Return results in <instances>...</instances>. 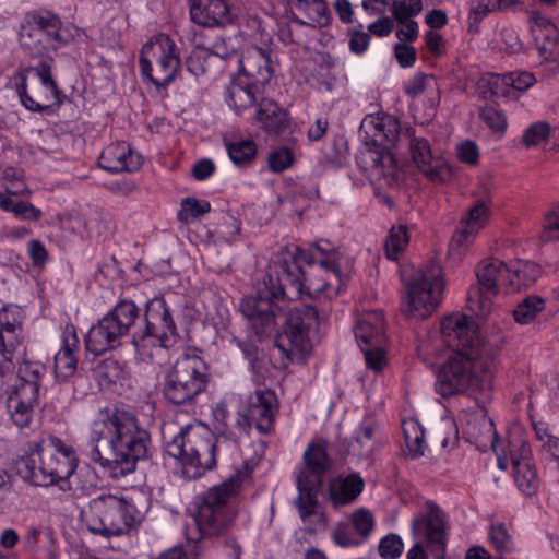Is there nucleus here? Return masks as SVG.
Instances as JSON below:
<instances>
[{"label": "nucleus", "mask_w": 559, "mask_h": 559, "mask_svg": "<svg viewBox=\"0 0 559 559\" xmlns=\"http://www.w3.org/2000/svg\"><path fill=\"white\" fill-rule=\"evenodd\" d=\"M150 432L131 413L121 409L102 412L94 420L87 442L90 457L120 478L135 471L136 463L146 459Z\"/></svg>", "instance_id": "nucleus-2"}, {"label": "nucleus", "mask_w": 559, "mask_h": 559, "mask_svg": "<svg viewBox=\"0 0 559 559\" xmlns=\"http://www.w3.org/2000/svg\"><path fill=\"white\" fill-rule=\"evenodd\" d=\"M305 467L297 476L305 475L308 480L321 485L323 475L331 468L332 461L324 442H310L302 455Z\"/></svg>", "instance_id": "nucleus-35"}, {"label": "nucleus", "mask_w": 559, "mask_h": 559, "mask_svg": "<svg viewBox=\"0 0 559 559\" xmlns=\"http://www.w3.org/2000/svg\"><path fill=\"white\" fill-rule=\"evenodd\" d=\"M210 51L213 53V57L228 59L236 53L237 47L231 37H219L215 40Z\"/></svg>", "instance_id": "nucleus-61"}, {"label": "nucleus", "mask_w": 559, "mask_h": 559, "mask_svg": "<svg viewBox=\"0 0 559 559\" xmlns=\"http://www.w3.org/2000/svg\"><path fill=\"white\" fill-rule=\"evenodd\" d=\"M38 400L31 388L23 391H14L9 399L11 419L19 428L27 427L33 418L34 406Z\"/></svg>", "instance_id": "nucleus-36"}, {"label": "nucleus", "mask_w": 559, "mask_h": 559, "mask_svg": "<svg viewBox=\"0 0 559 559\" xmlns=\"http://www.w3.org/2000/svg\"><path fill=\"white\" fill-rule=\"evenodd\" d=\"M302 9L307 10L308 16L313 23L320 26L329 23V11L323 0H311Z\"/></svg>", "instance_id": "nucleus-57"}, {"label": "nucleus", "mask_w": 559, "mask_h": 559, "mask_svg": "<svg viewBox=\"0 0 559 559\" xmlns=\"http://www.w3.org/2000/svg\"><path fill=\"white\" fill-rule=\"evenodd\" d=\"M140 316L134 301L122 299L106 313L85 335L86 349L99 356L121 344Z\"/></svg>", "instance_id": "nucleus-10"}, {"label": "nucleus", "mask_w": 559, "mask_h": 559, "mask_svg": "<svg viewBox=\"0 0 559 559\" xmlns=\"http://www.w3.org/2000/svg\"><path fill=\"white\" fill-rule=\"evenodd\" d=\"M443 288L441 266L436 262H429L408 283L403 311L414 318L429 317L440 304Z\"/></svg>", "instance_id": "nucleus-13"}, {"label": "nucleus", "mask_w": 559, "mask_h": 559, "mask_svg": "<svg viewBox=\"0 0 559 559\" xmlns=\"http://www.w3.org/2000/svg\"><path fill=\"white\" fill-rule=\"evenodd\" d=\"M545 308V300L538 296L524 298L513 310L514 320L520 324L532 322Z\"/></svg>", "instance_id": "nucleus-45"}, {"label": "nucleus", "mask_w": 559, "mask_h": 559, "mask_svg": "<svg viewBox=\"0 0 559 559\" xmlns=\"http://www.w3.org/2000/svg\"><path fill=\"white\" fill-rule=\"evenodd\" d=\"M81 520L95 535L107 538L121 536L136 525V509L123 497L103 493L82 509Z\"/></svg>", "instance_id": "nucleus-7"}, {"label": "nucleus", "mask_w": 559, "mask_h": 559, "mask_svg": "<svg viewBox=\"0 0 559 559\" xmlns=\"http://www.w3.org/2000/svg\"><path fill=\"white\" fill-rule=\"evenodd\" d=\"M319 312L310 305L289 310L275 344L290 361L304 359L311 350V333L319 328Z\"/></svg>", "instance_id": "nucleus-12"}, {"label": "nucleus", "mask_w": 559, "mask_h": 559, "mask_svg": "<svg viewBox=\"0 0 559 559\" xmlns=\"http://www.w3.org/2000/svg\"><path fill=\"white\" fill-rule=\"evenodd\" d=\"M248 412L260 435H272L280 413V401L275 391L267 388L257 389L249 397Z\"/></svg>", "instance_id": "nucleus-20"}, {"label": "nucleus", "mask_w": 559, "mask_h": 559, "mask_svg": "<svg viewBox=\"0 0 559 559\" xmlns=\"http://www.w3.org/2000/svg\"><path fill=\"white\" fill-rule=\"evenodd\" d=\"M209 382L207 366L195 354H183L168 369L164 381V396L174 405H192L205 391Z\"/></svg>", "instance_id": "nucleus-9"}, {"label": "nucleus", "mask_w": 559, "mask_h": 559, "mask_svg": "<svg viewBox=\"0 0 559 559\" xmlns=\"http://www.w3.org/2000/svg\"><path fill=\"white\" fill-rule=\"evenodd\" d=\"M302 267L295 260L275 262L264 278V286L275 299L294 300L305 290Z\"/></svg>", "instance_id": "nucleus-18"}, {"label": "nucleus", "mask_w": 559, "mask_h": 559, "mask_svg": "<svg viewBox=\"0 0 559 559\" xmlns=\"http://www.w3.org/2000/svg\"><path fill=\"white\" fill-rule=\"evenodd\" d=\"M352 521L355 530L360 535V540L367 539L374 526L371 512L366 509H359L353 513Z\"/></svg>", "instance_id": "nucleus-53"}, {"label": "nucleus", "mask_w": 559, "mask_h": 559, "mask_svg": "<svg viewBox=\"0 0 559 559\" xmlns=\"http://www.w3.org/2000/svg\"><path fill=\"white\" fill-rule=\"evenodd\" d=\"M45 367L39 362L24 361L17 371L19 383L14 391H23L31 388L34 395L38 396L40 380L44 374Z\"/></svg>", "instance_id": "nucleus-40"}, {"label": "nucleus", "mask_w": 559, "mask_h": 559, "mask_svg": "<svg viewBox=\"0 0 559 559\" xmlns=\"http://www.w3.org/2000/svg\"><path fill=\"white\" fill-rule=\"evenodd\" d=\"M252 469L243 465L219 485L213 486L195 498L193 520L200 538L219 537L227 534L238 515L235 499L242 487L250 483Z\"/></svg>", "instance_id": "nucleus-4"}, {"label": "nucleus", "mask_w": 559, "mask_h": 559, "mask_svg": "<svg viewBox=\"0 0 559 559\" xmlns=\"http://www.w3.org/2000/svg\"><path fill=\"white\" fill-rule=\"evenodd\" d=\"M296 485L298 496L295 499V506L302 522H311V519L314 518L317 523L325 525L324 512L320 510L318 501V491L321 485L308 480L305 475L296 476Z\"/></svg>", "instance_id": "nucleus-30"}, {"label": "nucleus", "mask_w": 559, "mask_h": 559, "mask_svg": "<svg viewBox=\"0 0 559 559\" xmlns=\"http://www.w3.org/2000/svg\"><path fill=\"white\" fill-rule=\"evenodd\" d=\"M428 513L417 516L412 522V532L415 538H423L430 545L440 548L445 546L444 514L432 501L427 502Z\"/></svg>", "instance_id": "nucleus-25"}, {"label": "nucleus", "mask_w": 559, "mask_h": 559, "mask_svg": "<svg viewBox=\"0 0 559 559\" xmlns=\"http://www.w3.org/2000/svg\"><path fill=\"white\" fill-rule=\"evenodd\" d=\"M402 428L408 454L413 459L424 455L426 443L421 425L417 420L408 419L403 420Z\"/></svg>", "instance_id": "nucleus-41"}, {"label": "nucleus", "mask_w": 559, "mask_h": 559, "mask_svg": "<svg viewBox=\"0 0 559 559\" xmlns=\"http://www.w3.org/2000/svg\"><path fill=\"white\" fill-rule=\"evenodd\" d=\"M507 457L513 465L514 480L519 489L527 496L535 493L538 477L531 461L530 445L520 429H515L509 436Z\"/></svg>", "instance_id": "nucleus-19"}, {"label": "nucleus", "mask_w": 559, "mask_h": 559, "mask_svg": "<svg viewBox=\"0 0 559 559\" xmlns=\"http://www.w3.org/2000/svg\"><path fill=\"white\" fill-rule=\"evenodd\" d=\"M62 23L50 11L37 10L26 14L20 33V43L31 57H40L58 49L63 39L60 35Z\"/></svg>", "instance_id": "nucleus-15"}, {"label": "nucleus", "mask_w": 559, "mask_h": 559, "mask_svg": "<svg viewBox=\"0 0 559 559\" xmlns=\"http://www.w3.org/2000/svg\"><path fill=\"white\" fill-rule=\"evenodd\" d=\"M479 117L493 132L504 133L508 123L503 111L488 105L480 108Z\"/></svg>", "instance_id": "nucleus-51"}, {"label": "nucleus", "mask_w": 559, "mask_h": 559, "mask_svg": "<svg viewBox=\"0 0 559 559\" xmlns=\"http://www.w3.org/2000/svg\"><path fill=\"white\" fill-rule=\"evenodd\" d=\"M364 488L365 480L357 473L337 476L329 483V500L335 508L352 504L362 492Z\"/></svg>", "instance_id": "nucleus-34"}, {"label": "nucleus", "mask_w": 559, "mask_h": 559, "mask_svg": "<svg viewBox=\"0 0 559 559\" xmlns=\"http://www.w3.org/2000/svg\"><path fill=\"white\" fill-rule=\"evenodd\" d=\"M365 145L356 155L359 169L369 181L379 188H392L397 183L400 168L388 146L393 145L400 135L399 120L389 114L368 115L361 122Z\"/></svg>", "instance_id": "nucleus-3"}, {"label": "nucleus", "mask_w": 559, "mask_h": 559, "mask_svg": "<svg viewBox=\"0 0 559 559\" xmlns=\"http://www.w3.org/2000/svg\"><path fill=\"white\" fill-rule=\"evenodd\" d=\"M323 253V258L309 263L302 269L305 290L311 298H332L341 289L340 253Z\"/></svg>", "instance_id": "nucleus-17"}, {"label": "nucleus", "mask_w": 559, "mask_h": 559, "mask_svg": "<svg viewBox=\"0 0 559 559\" xmlns=\"http://www.w3.org/2000/svg\"><path fill=\"white\" fill-rule=\"evenodd\" d=\"M61 338V347L55 355L53 371L57 381L66 382L78 370L76 352L79 350V337L72 323L66 324Z\"/></svg>", "instance_id": "nucleus-26"}, {"label": "nucleus", "mask_w": 559, "mask_h": 559, "mask_svg": "<svg viewBox=\"0 0 559 559\" xmlns=\"http://www.w3.org/2000/svg\"><path fill=\"white\" fill-rule=\"evenodd\" d=\"M78 465L74 450L59 438L35 443L31 454L16 462L17 474L34 486H52L70 478Z\"/></svg>", "instance_id": "nucleus-6"}, {"label": "nucleus", "mask_w": 559, "mask_h": 559, "mask_svg": "<svg viewBox=\"0 0 559 559\" xmlns=\"http://www.w3.org/2000/svg\"><path fill=\"white\" fill-rule=\"evenodd\" d=\"M84 227L90 235L108 236L115 228L114 217L108 212L96 211L84 222Z\"/></svg>", "instance_id": "nucleus-46"}, {"label": "nucleus", "mask_w": 559, "mask_h": 559, "mask_svg": "<svg viewBox=\"0 0 559 559\" xmlns=\"http://www.w3.org/2000/svg\"><path fill=\"white\" fill-rule=\"evenodd\" d=\"M211 211V204L205 200H198L192 197L182 199L177 217L182 223L190 218H199Z\"/></svg>", "instance_id": "nucleus-47"}, {"label": "nucleus", "mask_w": 559, "mask_h": 559, "mask_svg": "<svg viewBox=\"0 0 559 559\" xmlns=\"http://www.w3.org/2000/svg\"><path fill=\"white\" fill-rule=\"evenodd\" d=\"M21 191L7 190L0 192V209L12 213L17 219L37 222L41 218L43 212L28 201L19 200L16 197Z\"/></svg>", "instance_id": "nucleus-37"}, {"label": "nucleus", "mask_w": 559, "mask_h": 559, "mask_svg": "<svg viewBox=\"0 0 559 559\" xmlns=\"http://www.w3.org/2000/svg\"><path fill=\"white\" fill-rule=\"evenodd\" d=\"M239 78L252 83L253 86L265 87L273 76L271 50L258 46L248 47L239 59Z\"/></svg>", "instance_id": "nucleus-22"}, {"label": "nucleus", "mask_w": 559, "mask_h": 559, "mask_svg": "<svg viewBox=\"0 0 559 559\" xmlns=\"http://www.w3.org/2000/svg\"><path fill=\"white\" fill-rule=\"evenodd\" d=\"M489 210L484 202H478L461 219L460 227L452 236L451 248H461L469 245L479 230L486 225Z\"/></svg>", "instance_id": "nucleus-33"}, {"label": "nucleus", "mask_w": 559, "mask_h": 559, "mask_svg": "<svg viewBox=\"0 0 559 559\" xmlns=\"http://www.w3.org/2000/svg\"><path fill=\"white\" fill-rule=\"evenodd\" d=\"M225 147L231 162L237 166L251 164L258 153L257 144L253 140L246 139L234 142H225Z\"/></svg>", "instance_id": "nucleus-42"}, {"label": "nucleus", "mask_w": 559, "mask_h": 559, "mask_svg": "<svg viewBox=\"0 0 559 559\" xmlns=\"http://www.w3.org/2000/svg\"><path fill=\"white\" fill-rule=\"evenodd\" d=\"M413 163L419 171L432 182H443L450 177V168L445 162L433 156L428 141L424 138H412L408 144Z\"/></svg>", "instance_id": "nucleus-23"}, {"label": "nucleus", "mask_w": 559, "mask_h": 559, "mask_svg": "<svg viewBox=\"0 0 559 559\" xmlns=\"http://www.w3.org/2000/svg\"><path fill=\"white\" fill-rule=\"evenodd\" d=\"M21 344V328L17 323L9 320L8 311L0 312V354L8 362H11V355Z\"/></svg>", "instance_id": "nucleus-38"}, {"label": "nucleus", "mask_w": 559, "mask_h": 559, "mask_svg": "<svg viewBox=\"0 0 559 559\" xmlns=\"http://www.w3.org/2000/svg\"><path fill=\"white\" fill-rule=\"evenodd\" d=\"M361 350L364 352L366 364L368 368L380 371L383 368L384 365V350L383 346H370V347H362Z\"/></svg>", "instance_id": "nucleus-58"}, {"label": "nucleus", "mask_w": 559, "mask_h": 559, "mask_svg": "<svg viewBox=\"0 0 559 559\" xmlns=\"http://www.w3.org/2000/svg\"><path fill=\"white\" fill-rule=\"evenodd\" d=\"M465 433L474 438L480 450H486L488 445L492 449L497 456L498 467L502 471L508 468L507 449L503 441L498 437L493 421L485 414H476L468 423Z\"/></svg>", "instance_id": "nucleus-21"}, {"label": "nucleus", "mask_w": 559, "mask_h": 559, "mask_svg": "<svg viewBox=\"0 0 559 559\" xmlns=\"http://www.w3.org/2000/svg\"><path fill=\"white\" fill-rule=\"evenodd\" d=\"M211 59H213V53L209 48L197 46L188 57L186 67L194 76H200L207 72Z\"/></svg>", "instance_id": "nucleus-48"}, {"label": "nucleus", "mask_w": 559, "mask_h": 559, "mask_svg": "<svg viewBox=\"0 0 559 559\" xmlns=\"http://www.w3.org/2000/svg\"><path fill=\"white\" fill-rule=\"evenodd\" d=\"M236 448L237 442L228 436L213 437L203 427L187 425L169 441H166V453L180 461L182 474L195 479L216 466V456L228 448Z\"/></svg>", "instance_id": "nucleus-5"}, {"label": "nucleus", "mask_w": 559, "mask_h": 559, "mask_svg": "<svg viewBox=\"0 0 559 559\" xmlns=\"http://www.w3.org/2000/svg\"><path fill=\"white\" fill-rule=\"evenodd\" d=\"M394 56L402 68L412 67L416 61L415 48L405 43L395 44Z\"/></svg>", "instance_id": "nucleus-60"}, {"label": "nucleus", "mask_w": 559, "mask_h": 559, "mask_svg": "<svg viewBox=\"0 0 559 559\" xmlns=\"http://www.w3.org/2000/svg\"><path fill=\"white\" fill-rule=\"evenodd\" d=\"M403 542L396 534L384 536L379 544V554L384 559H396L403 551Z\"/></svg>", "instance_id": "nucleus-54"}, {"label": "nucleus", "mask_w": 559, "mask_h": 559, "mask_svg": "<svg viewBox=\"0 0 559 559\" xmlns=\"http://www.w3.org/2000/svg\"><path fill=\"white\" fill-rule=\"evenodd\" d=\"M145 329L132 337V344L140 352L147 338H153L163 348L173 347L179 340L177 325L173 318L171 308L164 297H154L145 307Z\"/></svg>", "instance_id": "nucleus-16"}, {"label": "nucleus", "mask_w": 559, "mask_h": 559, "mask_svg": "<svg viewBox=\"0 0 559 559\" xmlns=\"http://www.w3.org/2000/svg\"><path fill=\"white\" fill-rule=\"evenodd\" d=\"M510 272L509 265L498 258H487L477 264V285L469 289L467 297L469 309L476 316L490 313L493 298L501 289H509Z\"/></svg>", "instance_id": "nucleus-14"}, {"label": "nucleus", "mask_w": 559, "mask_h": 559, "mask_svg": "<svg viewBox=\"0 0 559 559\" xmlns=\"http://www.w3.org/2000/svg\"><path fill=\"white\" fill-rule=\"evenodd\" d=\"M52 59H43L37 66L20 68L13 80L22 105L29 111L43 112L50 105L60 106L66 96L51 74Z\"/></svg>", "instance_id": "nucleus-8"}, {"label": "nucleus", "mask_w": 559, "mask_h": 559, "mask_svg": "<svg viewBox=\"0 0 559 559\" xmlns=\"http://www.w3.org/2000/svg\"><path fill=\"white\" fill-rule=\"evenodd\" d=\"M264 88L253 86L251 82L238 76L227 87L226 102L237 115H241L253 106H259L264 98Z\"/></svg>", "instance_id": "nucleus-31"}, {"label": "nucleus", "mask_w": 559, "mask_h": 559, "mask_svg": "<svg viewBox=\"0 0 559 559\" xmlns=\"http://www.w3.org/2000/svg\"><path fill=\"white\" fill-rule=\"evenodd\" d=\"M333 542L341 547L358 546L362 542L353 535L352 528L347 523H338L332 532Z\"/></svg>", "instance_id": "nucleus-56"}, {"label": "nucleus", "mask_w": 559, "mask_h": 559, "mask_svg": "<svg viewBox=\"0 0 559 559\" xmlns=\"http://www.w3.org/2000/svg\"><path fill=\"white\" fill-rule=\"evenodd\" d=\"M254 118L259 128L271 136L281 135L290 127L287 110L266 97L260 100Z\"/></svg>", "instance_id": "nucleus-29"}, {"label": "nucleus", "mask_w": 559, "mask_h": 559, "mask_svg": "<svg viewBox=\"0 0 559 559\" xmlns=\"http://www.w3.org/2000/svg\"><path fill=\"white\" fill-rule=\"evenodd\" d=\"M550 135V126L538 121L531 124L523 133L522 142L526 147H533L546 141Z\"/></svg>", "instance_id": "nucleus-52"}, {"label": "nucleus", "mask_w": 559, "mask_h": 559, "mask_svg": "<svg viewBox=\"0 0 559 559\" xmlns=\"http://www.w3.org/2000/svg\"><path fill=\"white\" fill-rule=\"evenodd\" d=\"M535 44L543 60H559V40H538Z\"/></svg>", "instance_id": "nucleus-64"}, {"label": "nucleus", "mask_w": 559, "mask_h": 559, "mask_svg": "<svg viewBox=\"0 0 559 559\" xmlns=\"http://www.w3.org/2000/svg\"><path fill=\"white\" fill-rule=\"evenodd\" d=\"M542 238L547 241L559 239V207L546 215Z\"/></svg>", "instance_id": "nucleus-59"}, {"label": "nucleus", "mask_w": 559, "mask_h": 559, "mask_svg": "<svg viewBox=\"0 0 559 559\" xmlns=\"http://www.w3.org/2000/svg\"><path fill=\"white\" fill-rule=\"evenodd\" d=\"M192 22L203 27L224 26L231 22L226 0H188Z\"/></svg>", "instance_id": "nucleus-28"}, {"label": "nucleus", "mask_w": 559, "mask_h": 559, "mask_svg": "<svg viewBox=\"0 0 559 559\" xmlns=\"http://www.w3.org/2000/svg\"><path fill=\"white\" fill-rule=\"evenodd\" d=\"M98 165L109 173H132L142 165V158L126 142H116L106 146L99 155Z\"/></svg>", "instance_id": "nucleus-27"}, {"label": "nucleus", "mask_w": 559, "mask_h": 559, "mask_svg": "<svg viewBox=\"0 0 559 559\" xmlns=\"http://www.w3.org/2000/svg\"><path fill=\"white\" fill-rule=\"evenodd\" d=\"M509 267L511 271L508 280L510 290L528 287L540 276V267L532 261H516Z\"/></svg>", "instance_id": "nucleus-39"}, {"label": "nucleus", "mask_w": 559, "mask_h": 559, "mask_svg": "<svg viewBox=\"0 0 559 559\" xmlns=\"http://www.w3.org/2000/svg\"><path fill=\"white\" fill-rule=\"evenodd\" d=\"M409 241L407 227L404 225L393 226L390 229L384 247L386 257L390 260H397L400 254L405 250Z\"/></svg>", "instance_id": "nucleus-44"}, {"label": "nucleus", "mask_w": 559, "mask_h": 559, "mask_svg": "<svg viewBox=\"0 0 559 559\" xmlns=\"http://www.w3.org/2000/svg\"><path fill=\"white\" fill-rule=\"evenodd\" d=\"M441 336L453 354L441 367L436 391L443 397L468 390L488 392L491 385V365L484 360L486 348L480 344L475 326L461 313L441 321Z\"/></svg>", "instance_id": "nucleus-1"}, {"label": "nucleus", "mask_w": 559, "mask_h": 559, "mask_svg": "<svg viewBox=\"0 0 559 559\" xmlns=\"http://www.w3.org/2000/svg\"><path fill=\"white\" fill-rule=\"evenodd\" d=\"M139 63L143 80L153 83L157 90L167 87L181 66L177 45L165 34L143 46Z\"/></svg>", "instance_id": "nucleus-11"}, {"label": "nucleus", "mask_w": 559, "mask_h": 559, "mask_svg": "<svg viewBox=\"0 0 559 559\" xmlns=\"http://www.w3.org/2000/svg\"><path fill=\"white\" fill-rule=\"evenodd\" d=\"M294 164V153L287 147L273 151L269 156V167L274 173H281Z\"/></svg>", "instance_id": "nucleus-55"}, {"label": "nucleus", "mask_w": 559, "mask_h": 559, "mask_svg": "<svg viewBox=\"0 0 559 559\" xmlns=\"http://www.w3.org/2000/svg\"><path fill=\"white\" fill-rule=\"evenodd\" d=\"M499 83L504 86H510L519 92H524L536 83V78L532 72L514 71L508 72L503 75H496L491 79L490 84L498 87Z\"/></svg>", "instance_id": "nucleus-43"}, {"label": "nucleus", "mask_w": 559, "mask_h": 559, "mask_svg": "<svg viewBox=\"0 0 559 559\" xmlns=\"http://www.w3.org/2000/svg\"><path fill=\"white\" fill-rule=\"evenodd\" d=\"M427 80L428 75L424 73H417L411 80L404 83L405 93L412 98L419 96L426 88Z\"/></svg>", "instance_id": "nucleus-63"}, {"label": "nucleus", "mask_w": 559, "mask_h": 559, "mask_svg": "<svg viewBox=\"0 0 559 559\" xmlns=\"http://www.w3.org/2000/svg\"><path fill=\"white\" fill-rule=\"evenodd\" d=\"M354 334L360 348L384 346V318L381 311H370L362 314L356 322Z\"/></svg>", "instance_id": "nucleus-32"}, {"label": "nucleus", "mask_w": 559, "mask_h": 559, "mask_svg": "<svg viewBox=\"0 0 559 559\" xmlns=\"http://www.w3.org/2000/svg\"><path fill=\"white\" fill-rule=\"evenodd\" d=\"M490 542L500 554L511 552L514 549L512 536L503 523L491 524L489 531Z\"/></svg>", "instance_id": "nucleus-50"}, {"label": "nucleus", "mask_w": 559, "mask_h": 559, "mask_svg": "<svg viewBox=\"0 0 559 559\" xmlns=\"http://www.w3.org/2000/svg\"><path fill=\"white\" fill-rule=\"evenodd\" d=\"M27 252L34 266H43L48 260V251L46 247L37 239L28 242Z\"/></svg>", "instance_id": "nucleus-62"}, {"label": "nucleus", "mask_w": 559, "mask_h": 559, "mask_svg": "<svg viewBox=\"0 0 559 559\" xmlns=\"http://www.w3.org/2000/svg\"><path fill=\"white\" fill-rule=\"evenodd\" d=\"M270 295V290L259 292L257 296L246 297L240 304V310L247 317L258 332H265L273 328L280 307L276 306Z\"/></svg>", "instance_id": "nucleus-24"}, {"label": "nucleus", "mask_w": 559, "mask_h": 559, "mask_svg": "<svg viewBox=\"0 0 559 559\" xmlns=\"http://www.w3.org/2000/svg\"><path fill=\"white\" fill-rule=\"evenodd\" d=\"M423 10L421 0H395L391 5V12L397 23L413 21Z\"/></svg>", "instance_id": "nucleus-49"}]
</instances>
